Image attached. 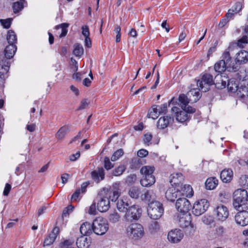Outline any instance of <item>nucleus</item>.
<instances>
[{
	"mask_svg": "<svg viewBox=\"0 0 248 248\" xmlns=\"http://www.w3.org/2000/svg\"><path fill=\"white\" fill-rule=\"evenodd\" d=\"M232 59L229 52L225 50L222 56V59L217 62L214 65L215 71L220 75L226 69L229 71L236 72L238 70L237 66H232Z\"/></svg>",
	"mask_w": 248,
	"mask_h": 248,
	"instance_id": "obj_1",
	"label": "nucleus"
},
{
	"mask_svg": "<svg viewBox=\"0 0 248 248\" xmlns=\"http://www.w3.org/2000/svg\"><path fill=\"white\" fill-rule=\"evenodd\" d=\"M233 206L237 211L246 210L248 207V193L245 189H238L233 195Z\"/></svg>",
	"mask_w": 248,
	"mask_h": 248,
	"instance_id": "obj_2",
	"label": "nucleus"
},
{
	"mask_svg": "<svg viewBox=\"0 0 248 248\" xmlns=\"http://www.w3.org/2000/svg\"><path fill=\"white\" fill-rule=\"evenodd\" d=\"M17 50L16 45L12 44L6 46L4 49L5 57L1 60L0 66L1 67L2 71H0L1 74L4 75L7 73L9 69L10 62L9 60L13 57Z\"/></svg>",
	"mask_w": 248,
	"mask_h": 248,
	"instance_id": "obj_3",
	"label": "nucleus"
},
{
	"mask_svg": "<svg viewBox=\"0 0 248 248\" xmlns=\"http://www.w3.org/2000/svg\"><path fill=\"white\" fill-rule=\"evenodd\" d=\"M221 77V75L217 74L214 79L212 75L206 73L202 76L201 80L198 81L197 85L202 92H206L209 90L211 85L218 84L219 82L218 81V78L220 79Z\"/></svg>",
	"mask_w": 248,
	"mask_h": 248,
	"instance_id": "obj_4",
	"label": "nucleus"
},
{
	"mask_svg": "<svg viewBox=\"0 0 248 248\" xmlns=\"http://www.w3.org/2000/svg\"><path fill=\"white\" fill-rule=\"evenodd\" d=\"M154 170V167L149 166H143L141 168L140 172L143 176L140 180V184L143 186L148 187L155 184V179L153 174Z\"/></svg>",
	"mask_w": 248,
	"mask_h": 248,
	"instance_id": "obj_5",
	"label": "nucleus"
},
{
	"mask_svg": "<svg viewBox=\"0 0 248 248\" xmlns=\"http://www.w3.org/2000/svg\"><path fill=\"white\" fill-rule=\"evenodd\" d=\"M126 232L128 237L133 240H138L141 239L144 234L143 227L139 223L130 224L127 228Z\"/></svg>",
	"mask_w": 248,
	"mask_h": 248,
	"instance_id": "obj_6",
	"label": "nucleus"
},
{
	"mask_svg": "<svg viewBox=\"0 0 248 248\" xmlns=\"http://www.w3.org/2000/svg\"><path fill=\"white\" fill-rule=\"evenodd\" d=\"M147 213L151 218L154 220L158 219L164 213L163 204L159 202L149 203Z\"/></svg>",
	"mask_w": 248,
	"mask_h": 248,
	"instance_id": "obj_7",
	"label": "nucleus"
},
{
	"mask_svg": "<svg viewBox=\"0 0 248 248\" xmlns=\"http://www.w3.org/2000/svg\"><path fill=\"white\" fill-rule=\"evenodd\" d=\"M93 232L97 235L104 234L108 229L107 220L102 217H98L93 222Z\"/></svg>",
	"mask_w": 248,
	"mask_h": 248,
	"instance_id": "obj_8",
	"label": "nucleus"
},
{
	"mask_svg": "<svg viewBox=\"0 0 248 248\" xmlns=\"http://www.w3.org/2000/svg\"><path fill=\"white\" fill-rule=\"evenodd\" d=\"M141 212L142 210L139 207V205H131L125 212L124 218L126 221L129 222H131L134 220H138L140 217Z\"/></svg>",
	"mask_w": 248,
	"mask_h": 248,
	"instance_id": "obj_9",
	"label": "nucleus"
},
{
	"mask_svg": "<svg viewBox=\"0 0 248 248\" xmlns=\"http://www.w3.org/2000/svg\"><path fill=\"white\" fill-rule=\"evenodd\" d=\"M209 203L206 199H201L195 202L192 208V213L196 216L204 213L208 208Z\"/></svg>",
	"mask_w": 248,
	"mask_h": 248,
	"instance_id": "obj_10",
	"label": "nucleus"
},
{
	"mask_svg": "<svg viewBox=\"0 0 248 248\" xmlns=\"http://www.w3.org/2000/svg\"><path fill=\"white\" fill-rule=\"evenodd\" d=\"M215 214L217 220L223 222L229 217V211L228 208L222 204L217 205L214 210Z\"/></svg>",
	"mask_w": 248,
	"mask_h": 248,
	"instance_id": "obj_11",
	"label": "nucleus"
},
{
	"mask_svg": "<svg viewBox=\"0 0 248 248\" xmlns=\"http://www.w3.org/2000/svg\"><path fill=\"white\" fill-rule=\"evenodd\" d=\"M176 207L178 211L181 213H187L191 208V204L186 198H179L177 200Z\"/></svg>",
	"mask_w": 248,
	"mask_h": 248,
	"instance_id": "obj_12",
	"label": "nucleus"
},
{
	"mask_svg": "<svg viewBox=\"0 0 248 248\" xmlns=\"http://www.w3.org/2000/svg\"><path fill=\"white\" fill-rule=\"evenodd\" d=\"M97 208L100 212L107 211L110 207V202L108 198L105 197L101 192L98 198Z\"/></svg>",
	"mask_w": 248,
	"mask_h": 248,
	"instance_id": "obj_13",
	"label": "nucleus"
},
{
	"mask_svg": "<svg viewBox=\"0 0 248 248\" xmlns=\"http://www.w3.org/2000/svg\"><path fill=\"white\" fill-rule=\"evenodd\" d=\"M183 237L184 234L183 232L177 229L171 230L168 234V240L171 243H179Z\"/></svg>",
	"mask_w": 248,
	"mask_h": 248,
	"instance_id": "obj_14",
	"label": "nucleus"
},
{
	"mask_svg": "<svg viewBox=\"0 0 248 248\" xmlns=\"http://www.w3.org/2000/svg\"><path fill=\"white\" fill-rule=\"evenodd\" d=\"M235 216L237 224L245 226L248 224V212L246 210H240Z\"/></svg>",
	"mask_w": 248,
	"mask_h": 248,
	"instance_id": "obj_15",
	"label": "nucleus"
},
{
	"mask_svg": "<svg viewBox=\"0 0 248 248\" xmlns=\"http://www.w3.org/2000/svg\"><path fill=\"white\" fill-rule=\"evenodd\" d=\"M184 181V177L181 172H175L171 174L170 177V182L173 186L179 188V186Z\"/></svg>",
	"mask_w": 248,
	"mask_h": 248,
	"instance_id": "obj_16",
	"label": "nucleus"
},
{
	"mask_svg": "<svg viewBox=\"0 0 248 248\" xmlns=\"http://www.w3.org/2000/svg\"><path fill=\"white\" fill-rule=\"evenodd\" d=\"M171 110L175 113L176 119L179 122H184L189 118L190 116L186 113V111L185 109L180 110L177 107H173Z\"/></svg>",
	"mask_w": 248,
	"mask_h": 248,
	"instance_id": "obj_17",
	"label": "nucleus"
},
{
	"mask_svg": "<svg viewBox=\"0 0 248 248\" xmlns=\"http://www.w3.org/2000/svg\"><path fill=\"white\" fill-rule=\"evenodd\" d=\"M178 220V224L181 228H186L189 226L191 224V217L190 214L182 213L177 216Z\"/></svg>",
	"mask_w": 248,
	"mask_h": 248,
	"instance_id": "obj_18",
	"label": "nucleus"
},
{
	"mask_svg": "<svg viewBox=\"0 0 248 248\" xmlns=\"http://www.w3.org/2000/svg\"><path fill=\"white\" fill-rule=\"evenodd\" d=\"M92 179L96 183H99L105 179V173L102 167H98L91 173Z\"/></svg>",
	"mask_w": 248,
	"mask_h": 248,
	"instance_id": "obj_19",
	"label": "nucleus"
},
{
	"mask_svg": "<svg viewBox=\"0 0 248 248\" xmlns=\"http://www.w3.org/2000/svg\"><path fill=\"white\" fill-rule=\"evenodd\" d=\"M60 232L59 228L55 227L52 232L46 237L44 242V246H48L52 244L55 241Z\"/></svg>",
	"mask_w": 248,
	"mask_h": 248,
	"instance_id": "obj_20",
	"label": "nucleus"
},
{
	"mask_svg": "<svg viewBox=\"0 0 248 248\" xmlns=\"http://www.w3.org/2000/svg\"><path fill=\"white\" fill-rule=\"evenodd\" d=\"M181 105V108H186V106H187L188 104L190 101V99H188L187 96L184 94H181L179 95L178 99L173 97L169 102L170 105V104L175 105L177 103Z\"/></svg>",
	"mask_w": 248,
	"mask_h": 248,
	"instance_id": "obj_21",
	"label": "nucleus"
},
{
	"mask_svg": "<svg viewBox=\"0 0 248 248\" xmlns=\"http://www.w3.org/2000/svg\"><path fill=\"white\" fill-rule=\"evenodd\" d=\"M179 188L173 187L169 188L165 193L166 199L170 202H174L180 194L179 191Z\"/></svg>",
	"mask_w": 248,
	"mask_h": 248,
	"instance_id": "obj_22",
	"label": "nucleus"
},
{
	"mask_svg": "<svg viewBox=\"0 0 248 248\" xmlns=\"http://www.w3.org/2000/svg\"><path fill=\"white\" fill-rule=\"evenodd\" d=\"M156 194L153 190H148L146 191L144 194L141 196V199L148 203L157 202L156 201Z\"/></svg>",
	"mask_w": 248,
	"mask_h": 248,
	"instance_id": "obj_23",
	"label": "nucleus"
},
{
	"mask_svg": "<svg viewBox=\"0 0 248 248\" xmlns=\"http://www.w3.org/2000/svg\"><path fill=\"white\" fill-rule=\"evenodd\" d=\"M173 117L170 116H163L160 117L157 121V127L160 129L166 128L170 124L173 122Z\"/></svg>",
	"mask_w": 248,
	"mask_h": 248,
	"instance_id": "obj_24",
	"label": "nucleus"
},
{
	"mask_svg": "<svg viewBox=\"0 0 248 248\" xmlns=\"http://www.w3.org/2000/svg\"><path fill=\"white\" fill-rule=\"evenodd\" d=\"M80 232L82 236H88L93 232V223L91 224L89 222L83 223L80 227Z\"/></svg>",
	"mask_w": 248,
	"mask_h": 248,
	"instance_id": "obj_25",
	"label": "nucleus"
},
{
	"mask_svg": "<svg viewBox=\"0 0 248 248\" xmlns=\"http://www.w3.org/2000/svg\"><path fill=\"white\" fill-rule=\"evenodd\" d=\"M116 206L117 209L121 212H125L131 206L126 198H122L118 200Z\"/></svg>",
	"mask_w": 248,
	"mask_h": 248,
	"instance_id": "obj_26",
	"label": "nucleus"
},
{
	"mask_svg": "<svg viewBox=\"0 0 248 248\" xmlns=\"http://www.w3.org/2000/svg\"><path fill=\"white\" fill-rule=\"evenodd\" d=\"M91 240L85 236H81L77 239L76 245L78 248H88Z\"/></svg>",
	"mask_w": 248,
	"mask_h": 248,
	"instance_id": "obj_27",
	"label": "nucleus"
},
{
	"mask_svg": "<svg viewBox=\"0 0 248 248\" xmlns=\"http://www.w3.org/2000/svg\"><path fill=\"white\" fill-rule=\"evenodd\" d=\"M233 177V172L231 169H224L220 173V178L224 183L230 182Z\"/></svg>",
	"mask_w": 248,
	"mask_h": 248,
	"instance_id": "obj_28",
	"label": "nucleus"
},
{
	"mask_svg": "<svg viewBox=\"0 0 248 248\" xmlns=\"http://www.w3.org/2000/svg\"><path fill=\"white\" fill-rule=\"evenodd\" d=\"M70 130V126L65 125L61 127L56 133L55 136L58 140H62Z\"/></svg>",
	"mask_w": 248,
	"mask_h": 248,
	"instance_id": "obj_29",
	"label": "nucleus"
},
{
	"mask_svg": "<svg viewBox=\"0 0 248 248\" xmlns=\"http://www.w3.org/2000/svg\"><path fill=\"white\" fill-rule=\"evenodd\" d=\"M179 190L180 193L186 197L192 196L193 195V191L192 187L189 185H184L182 184L179 186Z\"/></svg>",
	"mask_w": 248,
	"mask_h": 248,
	"instance_id": "obj_30",
	"label": "nucleus"
},
{
	"mask_svg": "<svg viewBox=\"0 0 248 248\" xmlns=\"http://www.w3.org/2000/svg\"><path fill=\"white\" fill-rule=\"evenodd\" d=\"M101 192H102L105 197L108 198L109 201H111V202H116L119 200L118 198L120 197V195L114 192L113 193L112 191L108 190V188H104L103 191Z\"/></svg>",
	"mask_w": 248,
	"mask_h": 248,
	"instance_id": "obj_31",
	"label": "nucleus"
},
{
	"mask_svg": "<svg viewBox=\"0 0 248 248\" xmlns=\"http://www.w3.org/2000/svg\"><path fill=\"white\" fill-rule=\"evenodd\" d=\"M236 61L240 64L246 63L248 61V52L242 50L237 53Z\"/></svg>",
	"mask_w": 248,
	"mask_h": 248,
	"instance_id": "obj_32",
	"label": "nucleus"
},
{
	"mask_svg": "<svg viewBox=\"0 0 248 248\" xmlns=\"http://www.w3.org/2000/svg\"><path fill=\"white\" fill-rule=\"evenodd\" d=\"M218 184V180L215 177L208 178L205 183L207 189L212 190L216 187Z\"/></svg>",
	"mask_w": 248,
	"mask_h": 248,
	"instance_id": "obj_33",
	"label": "nucleus"
},
{
	"mask_svg": "<svg viewBox=\"0 0 248 248\" xmlns=\"http://www.w3.org/2000/svg\"><path fill=\"white\" fill-rule=\"evenodd\" d=\"M160 114H161V113L159 111V108L158 107V105H154L149 110V112L147 115L149 118H151L153 119H155L158 118Z\"/></svg>",
	"mask_w": 248,
	"mask_h": 248,
	"instance_id": "obj_34",
	"label": "nucleus"
},
{
	"mask_svg": "<svg viewBox=\"0 0 248 248\" xmlns=\"http://www.w3.org/2000/svg\"><path fill=\"white\" fill-rule=\"evenodd\" d=\"M120 217L119 214L116 211L114 210L109 212L108 219L110 222L115 223L119 221Z\"/></svg>",
	"mask_w": 248,
	"mask_h": 248,
	"instance_id": "obj_35",
	"label": "nucleus"
},
{
	"mask_svg": "<svg viewBox=\"0 0 248 248\" xmlns=\"http://www.w3.org/2000/svg\"><path fill=\"white\" fill-rule=\"evenodd\" d=\"M227 88L229 92L235 93L238 88V82L234 78H231L228 80Z\"/></svg>",
	"mask_w": 248,
	"mask_h": 248,
	"instance_id": "obj_36",
	"label": "nucleus"
},
{
	"mask_svg": "<svg viewBox=\"0 0 248 248\" xmlns=\"http://www.w3.org/2000/svg\"><path fill=\"white\" fill-rule=\"evenodd\" d=\"M7 40L9 45L15 44L17 43V37L15 31L10 30L7 32Z\"/></svg>",
	"mask_w": 248,
	"mask_h": 248,
	"instance_id": "obj_37",
	"label": "nucleus"
},
{
	"mask_svg": "<svg viewBox=\"0 0 248 248\" xmlns=\"http://www.w3.org/2000/svg\"><path fill=\"white\" fill-rule=\"evenodd\" d=\"M188 95L189 96L190 100L193 102H196L201 96L200 92L195 89L190 91L188 93Z\"/></svg>",
	"mask_w": 248,
	"mask_h": 248,
	"instance_id": "obj_38",
	"label": "nucleus"
},
{
	"mask_svg": "<svg viewBox=\"0 0 248 248\" xmlns=\"http://www.w3.org/2000/svg\"><path fill=\"white\" fill-rule=\"evenodd\" d=\"M69 26V24L63 23L55 26V28L56 30L62 29V32L59 36L60 38H62L66 35L68 32L67 28Z\"/></svg>",
	"mask_w": 248,
	"mask_h": 248,
	"instance_id": "obj_39",
	"label": "nucleus"
},
{
	"mask_svg": "<svg viewBox=\"0 0 248 248\" xmlns=\"http://www.w3.org/2000/svg\"><path fill=\"white\" fill-rule=\"evenodd\" d=\"M73 54L77 57H81L84 53L83 47L80 44L76 43L74 45Z\"/></svg>",
	"mask_w": 248,
	"mask_h": 248,
	"instance_id": "obj_40",
	"label": "nucleus"
},
{
	"mask_svg": "<svg viewBox=\"0 0 248 248\" xmlns=\"http://www.w3.org/2000/svg\"><path fill=\"white\" fill-rule=\"evenodd\" d=\"M140 194V189L138 187L132 186L128 191L129 196L133 199H138Z\"/></svg>",
	"mask_w": 248,
	"mask_h": 248,
	"instance_id": "obj_41",
	"label": "nucleus"
},
{
	"mask_svg": "<svg viewBox=\"0 0 248 248\" xmlns=\"http://www.w3.org/2000/svg\"><path fill=\"white\" fill-rule=\"evenodd\" d=\"M244 31H245V33L247 35H244L241 39H240L239 40H238L237 43V46L240 47H243V44H246L248 42V25L246 27H245V28L244 29Z\"/></svg>",
	"mask_w": 248,
	"mask_h": 248,
	"instance_id": "obj_42",
	"label": "nucleus"
},
{
	"mask_svg": "<svg viewBox=\"0 0 248 248\" xmlns=\"http://www.w3.org/2000/svg\"><path fill=\"white\" fill-rule=\"evenodd\" d=\"M108 190L115 193L120 196L121 193V184L120 182H116L108 188Z\"/></svg>",
	"mask_w": 248,
	"mask_h": 248,
	"instance_id": "obj_43",
	"label": "nucleus"
},
{
	"mask_svg": "<svg viewBox=\"0 0 248 248\" xmlns=\"http://www.w3.org/2000/svg\"><path fill=\"white\" fill-rule=\"evenodd\" d=\"M149 230L153 232H156L160 229V225L157 221H152L149 225Z\"/></svg>",
	"mask_w": 248,
	"mask_h": 248,
	"instance_id": "obj_44",
	"label": "nucleus"
},
{
	"mask_svg": "<svg viewBox=\"0 0 248 248\" xmlns=\"http://www.w3.org/2000/svg\"><path fill=\"white\" fill-rule=\"evenodd\" d=\"M125 170V167L124 165H121L113 170L112 174L115 176H120L123 173Z\"/></svg>",
	"mask_w": 248,
	"mask_h": 248,
	"instance_id": "obj_45",
	"label": "nucleus"
},
{
	"mask_svg": "<svg viewBox=\"0 0 248 248\" xmlns=\"http://www.w3.org/2000/svg\"><path fill=\"white\" fill-rule=\"evenodd\" d=\"M239 184L245 188H248V175H242L239 181Z\"/></svg>",
	"mask_w": 248,
	"mask_h": 248,
	"instance_id": "obj_46",
	"label": "nucleus"
},
{
	"mask_svg": "<svg viewBox=\"0 0 248 248\" xmlns=\"http://www.w3.org/2000/svg\"><path fill=\"white\" fill-rule=\"evenodd\" d=\"M124 151L122 149L117 150L112 155L111 160L112 161H115L118 160L121 156L124 155Z\"/></svg>",
	"mask_w": 248,
	"mask_h": 248,
	"instance_id": "obj_47",
	"label": "nucleus"
},
{
	"mask_svg": "<svg viewBox=\"0 0 248 248\" xmlns=\"http://www.w3.org/2000/svg\"><path fill=\"white\" fill-rule=\"evenodd\" d=\"M13 18H8L5 19H1L0 20V22L3 28L5 29H9L12 24Z\"/></svg>",
	"mask_w": 248,
	"mask_h": 248,
	"instance_id": "obj_48",
	"label": "nucleus"
},
{
	"mask_svg": "<svg viewBox=\"0 0 248 248\" xmlns=\"http://www.w3.org/2000/svg\"><path fill=\"white\" fill-rule=\"evenodd\" d=\"M23 8V3L17 1L14 2L13 5V9L15 13H18Z\"/></svg>",
	"mask_w": 248,
	"mask_h": 248,
	"instance_id": "obj_49",
	"label": "nucleus"
},
{
	"mask_svg": "<svg viewBox=\"0 0 248 248\" xmlns=\"http://www.w3.org/2000/svg\"><path fill=\"white\" fill-rule=\"evenodd\" d=\"M137 180V175L135 174H131L127 176L125 179V183L128 185L134 184Z\"/></svg>",
	"mask_w": 248,
	"mask_h": 248,
	"instance_id": "obj_50",
	"label": "nucleus"
},
{
	"mask_svg": "<svg viewBox=\"0 0 248 248\" xmlns=\"http://www.w3.org/2000/svg\"><path fill=\"white\" fill-rule=\"evenodd\" d=\"M225 232V229L222 226H219L215 229V234L216 236L219 237L223 235Z\"/></svg>",
	"mask_w": 248,
	"mask_h": 248,
	"instance_id": "obj_51",
	"label": "nucleus"
},
{
	"mask_svg": "<svg viewBox=\"0 0 248 248\" xmlns=\"http://www.w3.org/2000/svg\"><path fill=\"white\" fill-rule=\"evenodd\" d=\"M114 167V164H112L109 159V158L106 156L104 158V168L107 170H109Z\"/></svg>",
	"mask_w": 248,
	"mask_h": 248,
	"instance_id": "obj_52",
	"label": "nucleus"
},
{
	"mask_svg": "<svg viewBox=\"0 0 248 248\" xmlns=\"http://www.w3.org/2000/svg\"><path fill=\"white\" fill-rule=\"evenodd\" d=\"M152 138H153V136H152V134H149V133L145 134L144 135V137L143 139L144 143L146 145H148V146L150 145V144H151V141Z\"/></svg>",
	"mask_w": 248,
	"mask_h": 248,
	"instance_id": "obj_53",
	"label": "nucleus"
},
{
	"mask_svg": "<svg viewBox=\"0 0 248 248\" xmlns=\"http://www.w3.org/2000/svg\"><path fill=\"white\" fill-rule=\"evenodd\" d=\"M74 243V239H69L64 240L62 244V248H65L68 247H71V245Z\"/></svg>",
	"mask_w": 248,
	"mask_h": 248,
	"instance_id": "obj_54",
	"label": "nucleus"
},
{
	"mask_svg": "<svg viewBox=\"0 0 248 248\" xmlns=\"http://www.w3.org/2000/svg\"><path fill=\"white\" fill-rule=\"evenodd\" d=\"M242 6L240 2H236L232 7L231 10H233V12L235 14L238 13L242 9Z\"/></svg>",
	"mask_w": 248,
	"mask_h": 248,
	"instance_id": "obj_55",
	"label": "nucleus"
},
{
	"mask_svg": "<svg viewBox=\"0 0 248 248\" xmlns=\"http://www.w3.org/2000/svg\"><path fill=\"white\" fill-rule=\"evenodd\" d=\"M82 34L85 37H89L90 35L89 27L87 25H83L81 27Z\"/></svg>",
	"mask_w": 248,
	"mask_h": 248,
	"instance_id": "obj_56",
	"label": "nucleus"
},
{
	"mask_svg": "<svg viewBox=\"0 0 248 248\" xmlns=\"http://www.w3.org/2000/svg\"><path fill=\"white\" fill-rule=\"evenodd\" d=\"M25 165L24 164H20L16 168L15 173L16 175H19L20 174L22 173L24 170Z\"/></svg>",
	"mask_w": 248,
	"mask_h": 248,
	"instance_id": "obj_57",
	"label": "nucleus"
},
{
	"mask_svg": "<svg viewBox=\"0 0 248 248\" xmlns=\"http://www.w3.org/2000/svg\"><path fill=\"white\" fill-rule=\"evenodd\" d=\"M148 155V152L145 149H140L138 151L137 155L139 157H144Z\"/></svg>",
	"mask_w": 248,
	"mask_h": 248,
	"instance_id": "obj_58",
	"label": "nucleus"
},
{
	"mask_svg": "<svg viewBox=\"0 0 248 248\" xmlns=\"http://www.w3.org/2000/svg\"><path fill=\"white\" fill-rule=\"evenodd\" d=\"M80 194V189L79 188H78L75 191V192L72 195L71 200L74 201H77Z\"/></svg>",
	"mask_w": 248,
	"mask_h": 248,
	"instance_id": "obj_59",
	"label": "nucleus"
},
{
	"mask_svg": "<svg viewBox=\"0 0 248 248\" xmlns=\"http://www.w3.org/2000/svg\"><path fill=\"white\" fill-rule=\"evenodd\" d=\"M88 105V103L86 99H83L81 100L80 105L78 107V108L77 109L78 110H82L85 109L87 106Z\"/></svg>",
	"mask_w": 248,
	"mask_h": 248,
	"instance_id": "obj_60",
	"label": "nucleus"
},
{
	"mask_svg": "<svg viewBox=\"0 0 248 248\" xmlns=\"http://www.w3.org/2000/svg\"><path fill=\"white\" fill-rule=\"evenodd\" d=\"M96 206H95V202L93 203L90 206L88 213L91 215H95L96 214Z\"/></svg>",
	"mask_w": 248,
	"mask_h": 248,
	"instance_id": "obj_61",
	"label": "nucleus"
},
{
	"mask_svg": "<svg viewBox=\"0 0 248 248\" xmlns=\"http://www.w3.org/2000/svg\"><path fill=\"white\" fill-rule=\"evenodd\" d=\"M11 189V186L8 183L6 184L3 194L4 196H7Z\"/></svg>",
	"mask_w": 248,
	"mask_h": 248,
	"instance_id": "obj_62",
	"label": "nucleus"
},
{
	"mask_svg": "<svg viewBox=\"0 0 248 248\" xmlns=\"http://www.w3.org/2000/svg\"><path fill=\"white\" fill-rule=\"evenodd\" d=\"M182 109H185V110L186 111V113L188 114L193 113L196 111V109L195 108H193L190 106H186V108H182Z\"/></svg>",
	"mask_w": 248,
	"mask_h": 248,
	"instance_id": "obj_63",
	"label": "nucleus"
},
{
	"mask_svg": "<svg viewBox=\"0 0 248 248\" xmlns=\"http://www.w3.org/2000/svg\"><path fill=\"white\" fill-rule=\"evenodd\" d=\"M187 31H186L185 29L182 31L179 36V42H181L185 39L187 35Z\"/></svg>",
	"mask_w": 248,
	"mask_h": 248,
	"instance_id": "obj_64",
	"label": "nucleus"
}]
</instances>
